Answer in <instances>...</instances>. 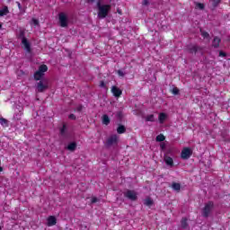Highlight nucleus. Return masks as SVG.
<instances>
[{"instance_id": "obj_1", "label": "nucleus", "mask_w": 230, "mask_h": 230, "mask_svg": "<svg viewBox=\"0 0 230 230\" xmlns=\"http://www.w3.org/2000/svg\"><path fill=\"white\" fill-rule=\"evenodd\" d=\"M111 4H102L101 2L97 3L98 13L97 17L99 19H105L107 15H109V12H111Z\"/></svg>"}, {"instance_id": "obj_2", "label": "nucleus", "mask_w": 230, "mask_h": 230, "mask_svg": "<svg viewBox=\"0 0 230 230\" xmlns=\"http://www.w3.org/2000/svg\"><path fill=\"white\" fill-rule=\"evenodd\" d=\"M213 208H215V204L212 201H208L205 204V207L202 209V217L208 218L209 215H211V211H213Z\"/></svg>"}, {"instance_id": "obj_3", "label": "nucleus", "mask_w": 230, "mask_h": 230, "mask_svg": "<svg viewBox=\"0 0 230 230\" xmlns=\"http://www.w3.org/2000/svg\"><path fill=\"white\" fill-rule=\"evenodd\" d=\"M48 71V66L46 65H41L40 66L38 71L34 73V79L39 81L41 80L42 76H44V73Z\"/></svg>"}, {"instance_id": "obj_4", "label": "nucleus", "mask_w": 230, "mask_h": 230, "mask_svg": "<svg viewBox=\"0 0 230 230\" xmlns=\"http://www.w3.org/2000/svg\"><path fill=\"white\" fill-rule=\"evenodd\" d=\"M21 38H22V44L23 46V49L27 53H31V45L30 44V41H28V39L24 37V33H21Z\"/></svg>"}, {"instance_id": "obj_5", "label": "nucleus", "mask_w": 230, "mask_h": 230, "mask_svg": "<svg viewBox=\"0 0 230 230\" xmlns=\"http://www.w3.org/2000/svg\"><path fill=\"white\" fill-rule=\"evenodd\" d=\"M124 197H126V199H128V200L136 201L137 200V192H136L135 190H128L124 192Z\"/></svg>"}, {"instance_id": "obj_6", "label": "nucleus", "mask_w": 230, "mask_h": 230, "mask_svg": "<svg viewBox=\"0 0 230 230\" xmlns=\"http://www.w3.org/2000/svg\"><path fill=\"white\" fill-rule=\"evenodd\" d=\"M59 25L61 28H66L67 26V15L65 13H59Z\"/></svg>"}, {"instance_id": "obj_7", "label": "nucleus", "mask_w": 230, "mask_h": 230, "mask_svg": "<svg viewBox=\"0 0 230 230\" xmlns=\"http://www.w3.org/2000/svg\"><path fill=\"white\" fill-rule=\"evenodd\" d=\"M118 145V135L111 136L106 141V146H114Z\"/></svg>"}, {"instance_id": "obj_8", "label": "nucleus", "mask_w": 230, "mask_h": 230, "mask_svg": "<svg viewBox=\"0 0 230 230\" xmlns=\"http://www.w3.org/2000/svg\"><path fill=\"white\" fill-rule=\"evenodd\" d=\"M37 91L38 93H44V91H46V89H48V83H44L42 81H40L37 84Z\"/></svg>"}, {"instance_id": "obj_9", "label": "nucleus", "mask_w": 230, "mask_h": 230, "mask_svg": "<svg viewBox=\"0 0 230 230\" xmlns=\"http://www.w3.org/2000/svg\"><path fill=\"white\" fill-rule=\"evenodd\" d=\"M181 159H190V157H191V149L185 147L181 151Z\"/></svg>"}, {"instance_id": "obj_10", "label": "nucleus", "mask_w": 230, "mask_h": 230, "mask_svg": "<svg viewBox=\"0 0 230 230\" xmlns=\"http://www.w3.org/2000/svg\"><path fill=\"white\" fill-rule=\"evenodd\" d=\"M188 50L190 53H191V54L194 53L195 55H197V53H199V51H200V52L202 51V48H200L197 45H190L188 47Z\"/></svg>"}, {"instance_id": "obj_11", "label": "nucleus", "mask_w": 230, "mask_h": 230, "mask_svg": "<svg viewBox=\"0 0 230 230\" xmlns=\"http://www.w3.org/2000/svg\"><path fill=\"white\" fill-rule=\"evenodd\" d=\"M111 93H113V95H114L116 98H119V96H121V94H122L121 90H119V88H118V87H116V86H112V87H111Z\"/></svg>"}, {"instance_id": "obj_12", "label": "nucleus", "mask_w": 230, "mask_h": 230, "mask_svg": "<svg viewBox=\"0 0 230 230\" xmlns=\"http://www.w3.org/2000/svg\"><path fill=\"white\" fill-rule=\"evenodd\" d=\"M47 220H48L49 227H51V226L57 225V217H55L54 216L49 217Z\"/></svg>"}, {"instance_id": "obj_13", "label": "nucleus", "mask_w": 230, "mask_h": 230, "mask_svg": "<svg viewBox=\"0 0 230 230\" xmlns=\"http://www.w3.org/2000/svg\"><path fill=\"white\" fill-rule=\"evenodd\" d=\"M164 162L168 166H173V159L172 157L165 155Z\"/></svg>"}, {"instance_id": "obj_14", "label": "nucleus", "mask_w": 230, "mask_h": 230, "mask_svg": "<svg viewBox=\"0 0 230 230\" xmlns=\"http://www.w3.org/2000/svg\"><path fill=\"white\" fill-rule=\"evenodd\" d=\"M220 41H221L220 38L215 37L212 41L213 48H218V46H220Z\"/></svg>"}, {"instance_id": "obj_15", "label": "nucleus", "mask_w": 230, "mask_h": 230, "mask_svg": "<svg viewBox=\"0 0 230 230\" xmlns=\"http://www.w3.org/2000/svg\"><path fill=\"white\" fill-rule=\"evenodd\" d=\"M10 11H8V6H4L3 9L0 10V17H4V15H7Z\"/></svg>"}, {"instance_id": "obj_16", "label": "nucleus", "mask_w": 230, "mask_h": 230, "mask_svg": "<svg viewBox=\"0 0 230 230\" xmlns=\"http://www.w3.org/2000/svg\"><path fill=\"white\" fill-rule=\"evenodd\" d=\"M102 123L103 125H109V123H111V119L109 118V115L104 114L102 116Z\"/></svg>"}, {"instance_id": "obj_17", "label": "nucleus", "mask_w": 230, "mask_h": 230, "mask_svg": "<svg viewBox=\"0 0 230 230\" xmlns=\"http://www.w3.org/2000/svg\"><path fill=\"white\" fill-rule=\"evenodd\" d=\"M67 150H70V152H75L76 150V143L72 142L67 146Z\"/></svg>"}, {"instance_id": "obj_18", "label": "nucleus", "mask_w": 230, "mask_h": 230, "mask_svg": "<svg viewBox=\"0 0 230 230\" xmlns=\"http://www.w3.org/2000/svg\"><path fill=\"white\" fill-rule=\"evenodd\" d=\"M126 131H127V128H125V126L123 125L119 126L117 128L118 134H125Z\"/></svg>"}, {"instance_id": "obj_19", "label": "nucleus", "mask_w": 230, "mask_h": 230, "mask_svg": "<svg viewBox=\"0 0 230 230\" xmlns=\"http://www.w3.org/2000/svg\"><path fill=\"white\" fill-rule=\"evenodd\" d=\"M172 190H174V191H181V184L180 183L172 182Z\"/></svg>"}, {"instance_id": "obj_20", "label": "nucleus", "mask_w": 230, "mask_h": 230, "mask_svg": "<svg viewBox=\"0 0 230 230\" xmlns=\"http://www.w3.org/2000/svg\"><path fill=\"white\" fill-rule=\"evenodd\" d=\"M158 119L160 121V123H164V121L166 120V114L165 113H160Z\"/></svg>"}, {"instance_id": "obj_21", "label": "nucleus", "mask_w": 230, "mask_h": 230, "mask_svg": "<svg viewBox=\"0 0 230 230\" xmlns=\"http://www.w3.org/2000/svg\"><path fill=\"white\" fill-rule=\"evenodd\" d=\"M181 227H182L183 229H186V227H188V218L183 217V218L181 219Z\"/></svg>"}, {"instance_id": "obj_22", "label": "nucleus", "mask_w": 230, "mask_h": 230, "mask_svg": "<svg viewBox=\"0 0 230 230\" xmlns=\"http://www.w3.org/2000/svg\"><path fill=\"white\" fill-rule=\"evenodd\" d=\"M164 139H166V137H165L164 135H163V134H160V135H158V136L156 137V141H157L158 143H161V142L164 141Z\"/></svg>"}, {"instance_id": "obj_23", "label": "nucleus", "mask_w": 230, "mask_h": 230, "mask_svg": "<svg viewBox=\"0 0 230 230\" xmlns=\"http://www.w3.org/2000/svg\"><path fill=\"white\" fill-rule=\"evenodd\" d=\"M145 206H152L154 204V201L150 198H146L144 201Z\"/></svg>"}, {"instance_id": "obj_24", "label": "nucleus", "mask_w": 230, "mask_h": 230, "mask_svg": "<svg viewBox=\"0 0 230 230\" xmlns=\"http://www.w3.org/2000/svg\"><path fill=\"white\" fill-rule=\"evenodd\" d=\"M220 3H222V0H212V6L213 8H217Z\"/></svg>"}, {"instance_id": "obj_25", "label": "nucleus", "mask_w": 230, "mask_h": 230, "mask_svg": "<svg viewBox=\"0 0 230 230\" xmlns=\"http://www.w3.org/2000/svg\"><path fill=\"white\" fill-rule=\"evenodd\" d=\"M0 125H2L3 127H8V120H6L4 118L0 119Z\"/></svg>"}, {"instance_id": "obj_26", "label": "nucleus", "mask_w": 230, "mask_h": 230, "mask_svg": "<svg viewBox=\"0 0 230 230\" xmlns=\"http://www.w3.org/2000/svg\"><path fill=\"white\" fill-rule=\"evenodd\" d=\"M146 121H152V122L155 121V118H154V114L147 115V116L146 117Z\"/></svg>"}, {"instance_id": "obj_27", "label": "nucleus", "mask_w": 230, "mask_h": 230, "mask_svg": "<svg viewBox=\"0 0 230 230\" xmlns=\"http://www.w3.org/2000/svg\"><path fill=\"white\" fill-rule=\"evenodd\" d=\"M196 7L199 8V10H204L205 8L204 4H201V3H196Z\"/></svg>"}, {"instance_id": "obj_28", "label": "nucleus", "mask_w": 230, "mask_h": 230, "mask_svg": "<svg viewBox=\"0 0 230 230\" xmlns=\"http://www.w3.org/2000/svg\"><path fill=\"white\" fill-rule=\"evenodd\" d=\"M66 125H63V127L60 129L61 136H64L66 134Z\"/></svg>"}, {"instance_id": "obj_29", "label": "nucleus", "mask_w": 230, "mask_h": 230, "mask_svg": "<svg viewBox=\"0 0 230 230\" xmlns=\"http://www.w3.org/2000/svg\"><path fill=\"white\" fill-rule=\"evenodd\" d=\"M31 22L34 26H39V20L32 18Z\"/></svg>"}, {"instance_id": "obj_30", "label": "nucleus", "mask_w": 230, "mask_h": 230, "mask_svg": "<svg viewBox=\"0 0 230 230\" xmlns=\"http://www.w3.org/2000/svg\"><path fill=\"white\" fill-rule=\"evenodd\" d=\"M201 36L204 39H208V37H209V33H208L207 31H201Z\"/></svg>"}, {"instance_id": "obj_31", "label": "nucleus", "mask_w": 230, "mask_h": 230, "mask_svg": "<svg viewBox=\"0 0 230 230\" xmlns=\"http://www.w3.org/2000/svg\"><path fill=\"white\" fill-rule=\"evenodd\" d=\"M142 4L144 6H148V4H150V0H143Z\"/></svg>"}, {"instance_id": "obj_32", "label": "nucleus", "mask_w": 230, "mask_h": 230, "mask_svg": "<svg viewBox=\"0 0 230 230\" xmlns=\"http://www.w3.org/2000/svg\"><path fill=\"white\" fill-rule=\"evenodd\" d=\"M172 94L177 95V94H179V89H178V88H173V89L172 90Z\"/></svg>"}, {"instance_id": "obj_33", "label": "nucleus", "mask_w": 230, "mask_h": 230, "mask_svg": "<svg viewBox=\"0 0 230 230\" xmlns=\"http://www.w3.org/2000/svg\"><path fill=\"white\" fill-rule=\"evenodd\" d=\"M82 109H84V106L82 105L77 106L76 108L77 112H82Z\"/></svg>"}, {"instance_id": "obj_34", "label": "nucleus", "mask_w": 230, "mask_h": 230, "mask_svg": "<svg viewBox=\"0 0 230 230\" xmlns=\"http://www.w3.org/2000/svg\"><path fill=\"white\" fill-rule=\"evenodd\" d=\"M160 147H161L162 150H165V149H166V144L162 143V144L160 145Z\"/></svg>"}, {"instance_id": "obj_35", "label": "nucleus", "mask_w": 230, "mask_h": 230, "mask_svg": "<svg viewBox=\"0 0 230 230\" xmlns=\"http://www.w3.org/2000/svg\"><path fill=\"white\" fill-rule=\"evenodd\" d=\"M118 75H119V76H125V73H123V71H121V70L118 71Z\"/></svg>"}, {"instance_id": "obj_36", "label": "nucleus", "mask_w": 230, "mask_h": 230, "mask_svg": "<svg viewBox=\"0 0 230 230\" xmlns=\"http://www.w3.org/2000/svg\"><path fill=\"white\" fill-rule=\"evenodd\" d=\"M68 118L69 119H76V116H75V114H70Z\"/></svg>"}, {"instance_id": "obj_37", "label": "nucleus", "mask_w": 230, "mask_h": 230, "mask_svg": "<svg viewBox=\"0 0 230 230\" xmlns=\"http://www.w3.org/2000/svg\"><path fill=\"white\" fill-rule=\"evenodd\" d=\"M98 202V198H92V204H96Z\"/></svg>"}, {"instance_id": "obj_38", "label": "nucleus", "mask_w": 230, "mask_h": 230, "mask_svg": "<svg viewBox=\"0 0 230 230\" xmlns=\"http://www.w3.org/2000/svg\"><path fill=\"white\" fill-rule=\"evenodd\" d=\"M100 87L105 88V87H106L105 82L101 81V83H100Z\"/></svg>"}, {"instance_id": "obj_39", "label": "nucleus", "mask_w": 230, "mask_h": 230, "mask_svg": "<svg viewBox=\"0 0 230 230\" xmlns=\"http://www.w3.org/2000/svg\"><path fill=\"white\" fill-rule=\"evenodd\" d=\"M17 5H18V8L21 10V8H22L21 3L17 2Z\"/></svg>"}, {"instance_id": "obj_40", "label": "nucleus", "mask_w": 230, "mask_h": 230, "mask_svg": "<svg viewBox=\"0 0 230 230\" xmlns=\"http://www.w3.org/2000/svg\"><path fill=\"white\" fill-rule=\"evenodd\" d=\"M117 12L119 13V15H121V9H118Z\"/></svg>"}, {"instance_id": "obj_41", "label": "nucleus", "mask_w": 230, "mask_h": 230, "mask_svg": "<svg viewBox=\"0 0 230 230\" xmlns=\"http://www.w3.org/2000/svg\"><path fill=\"white\" fill-rule=\"evenodd\" d=\"M0 172H3V167H0Z\"/></svg>"}, {"instance_id": "obj_42", "label": "nucleus", "mask_w": 230, "mask_h": 230, "mask_svg": "<svg viewBox=\"0 0 230 230\" xmlns=\"http://www.w3.org/2000/svg\"><path fill=\"white\" fill-rule=\"evenodd\" d=\"M87 1H91L93 3V1H94V0H87Z\"/></svg>"}, {"instance_id": "obj_43", "label": "nucleus", "mask_w": 230, "mask_h": 230, "mask_svg": "<svg viewBox=\"0 0 230 230\" xmlns=\"http://www.w3.org/2000/svg\"><path fill=\"white\" fill-rule=\"evenodd\" d=\"M3 228L0 226V230H2Z\"/></svg>"}, {"instance_id": "obj_44", "label": "nucleus", "mask_w": 230, "mask_h": 230, "mask_svg": "<svg viewBox=\"0 0 230 230\" xmlns=\"http://www.w3.org/2000/svg\"><path fill=\"white\" fill-rule=\"evenodd\" d=\"M110 2L112 1V0H109Z\"/></svg>"}]
</instances>
